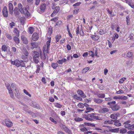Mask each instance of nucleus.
<instances>
[{
	"instance_id": "864d4df0",
	"label": "nucleus",
	"mask_w": 134,
	"mask_h": 134,
	"mask_svg": "<svg viewBox=\"0 0 134 134\" xmlns=\"http://www.w3.org/2000/svg\"><path fill=\"white\" fill-rule=\"evenodd\" d=\"M79 9V7H76L75 8V9L74 10V13L77 14L78 13V10Z\"/></svg>"
},
{
	"instance_id": "ea45409f",
	"label": "nucleus",
	"mask_w": 134,
	"mask_h": 134,
	"mask_svg": "<svg viewBox=\"0 0 134 134\" xmlns=\"http://www.w3.org/2000/svg\"><path fill=\"white\" fill-rule=\"evenodd\" d=\"M58 66V65L56 63H53L51 64V66L54 69H56Z\"/></svg>"
},
{
	"instance_id": "a18cd8bd",
	"label": "nucleus",
	"mask_w": 134,
	"mask_h": 134,
	"mask_svg": "<svg viewBox=\"0 0 134 134\" xmlns=\"http://www.w3.org/2000/svg\"><path fill=\"white\" fill-rule=\"evenodd\" d=\"M77 106L79 108H83L85 106V105L82 103H80L78 104Z\"/></svg>"
},
{
	"instance_id": "c9c22d12",
	"label": "nucleus",
	"mask_w": 134,
	"mask_h": 134,
	"mask_svg": "<svg viewBox=\"0 0 134 134\" xmlns=\"http://www.w3.org/2000/svg\"><path fill=\"white\" fill-rule=\"evenodd\" d=\"M34 29L32 27H29V28L28 32L30 34H32L34 31Z\"/></svg>"
},
{
	"instance_id": "f3484780",
	"label": "nucleus",
	"mask_w": 134,
	"mask_h": 134,
	"mask_svg": "<svg viewBox=\"0 0 134 134\" xmlns=\"http://www.w3.org/2000/svg\"><path fill=\"white\" fill-rule=\"evenodd\" d=\"M21 39L24 43L25 44H27L28 43V40L26 38L24 35H22L21 36Z\"/></svg>"
},
{
	"instance_id": "2eb2a0df",
	"label": "nucleus",
	"mask_w": 134,
	"mask_h": 134,
	"mask_svg": "<svg viewBox=\"0 0 134 134\" xmlns=\"http://www.w3.org/2000/svg\"><path fill=\"white\" fill-rule=\"evenodd\" d=\"M127 97L126 96H115L113 97V98L114 99H124L125 100L126 99Z\"/></svg>"
},
{
	"instance_id": "09e8293b",
	"label": "nucleus",
	"mask_w": 134,
	"mask_h": 134,
	"mask_svg": "<svg viewBox=\"0 0 134 134\" xmlns=\"http://www.w3.org/2000/svg\"><path fill=\"white\" fill-rule=\"evenodd\" d=\"M14 12L16 16H17L18 15V9L17 8H15L14 10Z\"/></svg>"
},
{
	"instance_id": "774afa93",
	"label": "nucleus",
	"mask_w": 134,
	"mask_h": 134,
	"mask_svg": "<svg viewBox=\"0 0 134 134\" xmlns=\"http://www.w3.org/2000/svg\"><path fill=\"white\" fill-rule=\"evenodd\" d=\"M73 17V15H70L67 16V19L68 20H69Z\"/></svg>"
},
{
	"instance_id": "a19ab883",
	"label": "nucleus",
	"mask_w": 134,
	"mask_h": 134,
	"mask_svg": "<svg viewBox=\"0 0 134 134\" xmlns=\"http://www.w3.org/2000/svg\"><path fill=\"white\" fill-rule=\"evenodd\" d=\"M7 47L5 45H3L1 48V49L2 51L5 52L7 51Z\"/></svg>"
},
{
	"instance_id": "c756f323",
	"label": "nucleus",
	"mask_w": 134,
	"mask_h": 134,
	"mask_svg": "<svg viewBox=\"0 0 134 134\" xmlns=\"http://www.w3.org/2000/svg\"><path fill=\"white\" fill-rule=\"evenodd\" d=\"M110 132H118L119 131V128H117L114 129H111L109 130Z\"/></svg>"
},
{
	"instance_id": "e433bc0d",
	"label": "nucleus",
	"mask_w": 134,
	"mask_h": 134,
	"mask_svg": "<svg viewBox=\"0 0 134 134\" xmlns=\"http://www.w3.org/2000/svg\"><path fill=\"white\" fill-rule=\"evenodd\" d=\"M39 58H33V62L35 64H37L39 62Z\"/></svg>"
},
{
	"instance_id": "2f4dec72",
	"label": "nucleus",
	"mask_w": 134,
	"mask_h": 134,
	"mask_svg": "<svg viewBox=\"0 0 134 134\" xmlns=\"http://www.w3.org/2000/svg\"><path fill=\"white\" fill-rule=\"evenodd\" d=\"M13 39L15 42L16 43L18 44L19 43V39L17 37H14L13 38Z\"/></svg>"
},
{
	"instance_id": "aec40b11",
	"label": "nucleus",
	"mask_w": 134,
	"mask_h": 134,
	"mask_svg": "<svg viewBox=\"0 0 134 134\" xmlns=\"http://www.w3.org/2000/svg\"><path fill=\"white\" fill-rule=\"evenodd\" d=\"M113 123L117 127L120 126L121 125V123L119 122V121L118 120H114Z\"/></svg>"
},
{
	"instance_id": "a211bd4d",
	"label": "nucleus",
	"mask_w": 134,
	"mask_h": 134,
	"mask_svg": "<svg viewBox=\"0 0 134 134\" xmlns=\"http://www.w3.org/2000/svg\"><path fill=\"white\" fill-rule=\"evenodd\" d=\"M119 114H111L110 115V117L113 119L116 120L118 119V115Z\"/></svg>"
},
{
	"instance_id": "c85d7f7f",
	"label": "nucleus",
	"mask_w": 134,
	"mask_h": 134,
	"mask_svg": "<svg viewBox=\"0 0 134 134\" xmlns=\"http://www.w3.org/2000/svg\"><path fill=\"white\" fill-rule=\"evenodd\" d=\"M13 32L15 33L16 36H19V31L16 28H14Z\"/></svg>"
},
{
	"instance_id": "9b49d317",
	"label": "nucleus",
	"mask_w": 134,
	"mask_h": 134,
	"mask_svg": "<svg viewBox=\"0 0 134 134\" xmlns=\"http://www.w3.org/2000/svg\"><path fill=\"white\" fill-rule=\"evenodd\" d=\"M115 104H113L110 105V108L113 111H116L119 109V107Z\"/></svg>"
},
{
	"instance_id": "39448f33",
	"label": "nucleus",
	"mask_w": 134,
	"mask_h": 134,
	"mask_svg": "<svg viewBox=\"0 0 134 134\" xmlns=\"http://www.w3.org/2000/svg\"><path fill=\"white\" fill-rule=\"evenodd\" d=\"M76 32L77 35H78L79 34L81 36H83L84 35V34L83 32L82 29H81L80 30L79 28V26H78L76 28Z\"/></svg>"
},
{
	"instance_id": "1a4fd4ad",
	"label": "nucleus",
	"mask_w": 134,
	"mask_h": 134,
	"mask_svg": "<svg viewBox=\"0 0 134 134\" xmlns=\"http://www.w3.org/2000/svg\"><path fill=\"white\" fill-rule=\"evenodd\" d=\"M2 14L5 17H7L8 16V12L7 11V7L6 6H4L3 7Z\"/></svg>"
},
{
	"instance_id": "6ab92c4d",
	"label": "nucleus",
	"mask_w": 134,
	"mask_h": 134,
	"mask_svg": "<svg viewBox=\"0 0 134 134\" xmlns=\"http://www.w3.org/2000/svg\"><path fill=\"white\" fill-rule=\"evenodd\" d=\"M49 49V48L46 47V45H45L43 47V53L46 55V54H48V50Z\"/></svg>"
},
{
	"instance_id": "8fccbe9b",
	"label": "nucleus",
	"mask_w": 134,
	"mask_h": 134,
	"mask_svg": "<svg viewBox=\"0 0 134 134\" xmlns=\"http://www.w3.org/2000/svg\"><path fill=\"white\" fill-rule=\"evenodd\" d=\"M54 106L58 108H60L62 107V105L59 103H55L54 104Z\"/></svg>"
},
{
	"instance_id": "f8f14e48",
	"label": "nucleus",
	"mask_w": 134,
	"mask_h": 134,
	"mask_svg": "<svg viewBox=\"0 0 134 134\" xmlns=\"http://www.w3.org/2000/svg\"><path fill=\"white\" fill-rule=\"evenodd\" d=\"M32 40L34 41L37 40L38 38V34L36 32L34 33L32 36Z\"/></svg>"
},
{
	"instance_id": "a878e982",
	"label": "nucleus",
	"mask_w": 134,
	"mask_h": 134,
	"mask_svg": "<svg viewBox=\"0 0 134 134\" xmlns=\"http://www.w3.org/2000/svg\"><path fill=\"white\" fill-rule=\"evenodd\" d=\"M31 44L32 46L31 48L32 49L34 48H37L38 46V44L35 42L31 43Z\"/></svg>"
},
{
	"instance_id": "f704fd0d",
	"label": "nucleus",
	"mask_w": 134,
	"mask_h": 134,
	"mask_svg": "<svg viewBox=\"0 0 134 134\" xmlns=\"http://www.w3.org/2000/svg\"><path fill=\"white\" fill-rule=\"evenodd\" d=\"M16 49L15 47H12L11 51L13 52V54H14V55L16 54Z\"/></svg>"
},
{
	"instance_id": "6e6552de",
	"label": "nucleus",
	"mask_w": 134,
	"mask_h": 134,
	"mask_svg": "<svg viewBox=\"0 0 134 134\" xmlns=\"http://www.w3.org/2000/svg\"><path fill=\"white\" fill-rule=\"evenodd\" d=\"M109 109L107 108H103L100 109L99 110V112L100 113L105 114L108 112Z\"/></svg>"
},
{
	"instance_id": "dca6fc26",
	"label": "nucleus",
	"mask_w": 134,
	"mask_h": 134,
	"mask_svg": "<svg viewBox=\"0 0 134 134\" xmlns=\"http://www.w3.org/2000/svg\"><path fill=\"white\" fill-rule=\"evenodd\" d=\"M94 100L95 102L98 104H100L103 102L102 99H99V98L94 99Z\"/></svg>"
},
{
	"instance_id": "e2e57ef3",
	"label": "nucleus",
	"mask_w": 134,
	"mask_h": 134,
	"mask_svg": "<svg viewBox=\"0 0 134 134\" xmlns=\"http://www.w3.org/2000/svg\"><path fill=\"white\" fill-rule=\"evenodd\" d=\"M88 52L90 56H91L92 57H93L94 56V53L92 51H90Z\"/></svg>"
},
{
	"instance_id": "680f3d73",
	"label": "nucleus",
	"mask_w": 134,
	"mask_h": 134,
	"mask_svg": "<svg viewBox=\"0 0 134 134\" xmlns=\"http://www.w3.org/2000/svg\"><path fill=\"white\" fill-rule=\"evenodd\" d=\"M126 22L127 24L128 25L130 21V18L129 16H127L126 17Z\"/></svg>"
},
{
	"instance_id": "ddd939ff",
	"label": "nucleus",
	"mask_w": 134,
	"mask_h": 134,
	"mask_svg": "<svg viewBox=\"0 0 134 134\" xmlns=\"http://www.w3.org/2000/svg\"><path fill=\"white\" fill-rule=\"evenodd\" d=\"M9 12L10 14H12L13 11V7L12 3H9L8 5Z\"/></svg>"
},
{
	"instance_id": "f03ea898",
	"label": "nucleus",
	"mask_w": 134,
	"mask_h": 134,
	"mask_svg": "<svg viewBox=\"0 0 134 134\" xmlns=\"http://www.w3.org/2000/svg\"><path fill=\"white\" fill-rule=\"evenodd\" d=\"M11 86L13 89H14V93L16 97L18 99L20 98V95L18 90V86L15 84L13 83L11 84Z\"/></svg>"
},
{
	"instance_id": "3c124183",
	"label": "nucleus",
	"mask_w": 134,
	"mask_h": 134,
	"mask_svg": "<svg viewBox=\"0 0 134 134\" xmlns=\"http://www.w3.org/2000/svg\"><path fill=\"white\" fill-rule=\"evenodd\" d=\"M62 21L59 20L57 21L56 24L55 26H59L61 25H62Z\"/></svg>"
},
{
	"instance_id": "bf43d9fd",
	"label": "nucleus",
	"mask_w": 134,
	"mask_h": 134,
	"mask_svg": "<svg viewBox=\"0 0 134 134\" xmlns=\"http://www.w3.org/2000/svg\"><path fill=\"white\" fill-rule=\"evenodd\" d=\"M84 117L85 119L87 120L91 121V119L87 115H85Z\"/></svg>"
},
{
	"instance_id": "f257e3e1",
	"label": "nucleus",
	"mask_w": 134,
	"mask_h": 134,
	"mask_svg": "<svg viewBox=\"0 0 134 134\" xmlns=\"http://www.w3.org/2000/svg\"><path fill=\"white\" fill-rule=\"evenodd\" d=\"M18 7L20 12L21 13H23L25 17L28 18L30 16V13L28 11L29 9L28 6H27L26 7L22 9V4L21 3H19L18 4Z\"/></svg>"
},
{
	"instance_id": "0e129e2a",
	"label": "nucleus",
	"mask_w": 134,
	"mask_h": 134,
	"mask_svg": "<svg viewBox=\"0 0 134 134\" xmlns=\"http://www.w3.org/2000/svg\"><path fill=\"white\" fill-rule=\"evenodd\" d=\"M58 17H55L54 18L52 19L51 20L52 21H53L54 22H55L58 19Z\"/></svg>"
},
{
	"instance_id": "4d7b16f0",
	"label": "nucleus",
	"mask_w": 134,
	"mask_h": 134,
	"mask_svg": "<svg viewBox=\"0 0 134 134\" xmlns=\"http://www.w3.org/2000/svg\"><path fill=\"white\" fill-rule=\"evenodd\" d=\"M94 130H98V132H99L100 133H101V131L102 130V129H101L99 128L98 127H95L94 129Z\"/></svg>"
},
{
	"instance_id": "4be33fe9",
	"label": "nucleus",
	"mask_w": 134,
	"mask_h": 134,
	"mask_svg": "<svg viewBox=\"0 0 134 134\" xmlns=\"http://www.w3.org/2000/svg\"><path fill=\"white\" fill-rule=\"evenodd\" d=\"M41 51H40V53L41 58V59L43 60H44L46 59L47 56V55L48 54H46V55L44 54V55H42L41 54Z\"/></svg>"
},
{
	"instance_id": "0eeeda50",
	"label": "nucleus",
	"mask_w": 134,
	"mask_h": 134,
	"mask_svg": "<svg viewBox=\"0 0 134 134\" xmlns=\"http://www.w3.org/2000/svg\"><path fill=\"white\" fill-rule=\"evenodd\" d=\"M5 123L6 126L9 127H11L13 125L12 122L8 119H6L5 120Z\"/></svg>"
},
{
	"instance_id": "b1692460",
	"label": "nucleus",
	"mask_w": 134,
	"mask_h": 134,
	"mask_svg": "<svg viewBox=\"0 0 134 134\" xmlns=\"http://www.w3.org/2000/svg\"><path fill=\"white\" fill-rule=\"evenodd\" d=\"M46 7V4H43L41 5L40 7V9L42 12H43L45 10Z\"/></svg>"
},
{
	"instance_id": "5fc2aeb1",
	"label": "nucleus",
	"mask_w": 134,
	"mask_h": 134,
	"mask_svg": "<svg viewBox=\"0 0 134 134\" xmlns=\"http://www.w3.org/2000/svg\"><path fill=\"white\" fill-rule=\"evenodd\" d=\"M75 121L77 122H79L82 121L83 120L82 118H76L75 119Z\"/></svg>"
},
{
	"instance_id": "58836bf2",
	"label": "nucleus",
	"mask_w": 134,
	"mask_h": 134,
	"mask_svg": "<svg viewBox=\"0 0 134 134\" xmlns=\"http://www.w3.org/2000/svg\"><path fill=\"white\" fill-rule=\"evenodd\" d=\"M127 132V130L125 128H122L120 130V133H124Z\"/></svg>"
},
{
	"instance_id": "bb28decb",
	"label": "nucleus",
	"mask_w": 134,
	"mask_h": 134,
	"mask_svg": "<svg viewBox=\"0 0 134 134\" xmlns=\"http://www.w3.org/2000/svg\"><path fill=\"white\" fill-rule=\"evenodd\" d=\"M22 52L23 54L26 56H28L29 55V53L27 51L26 49L25 48H23L22 50Z\"/></svg>"
},
{
	"instance_id": "13d9d810",
	"label": "nucleus",
	"mask_w": 134,
	"mask_h": 134,
	"mask_svg": "<svg viewBox=\"0 0 134 134\" xmlns=\"http://www.w3.org/2000/svg\"><path fill=\"white\" fill-rule=\"evenodd\" d=\"M126 80V78L125 77H123L120 79L119 81V82L120 83H123L124 81H125Z\"/></svg>"
},
{
	"instance_id": "473e14b6",
	"label": "nucleus",
	"mask_w": 134,
	"mask_h": 134,
	"mask_svg": "<svg viewBox=\"0 0 134 134\" xmlns=\"http://www.w3.org/2000/svg\"><path fill=\"white\" fill-rule=\"evenodd\" d=\"M66 61L65 58H63L62 60H59L57 62L59 64H62L63 63L65 62Z\"/></svg>"
},
{
	"instance_id": "7c9ffc66",
	"label": "nucleus",
	"mask_w": 134,
	"mask_h": 134,
	"mask_svg": "<svg viewBox=\"0 0 134 134\" xmlns=\"http://www.w3.org/2000/svg\"><path fill=\"white\" fill-rule=\"evenodd\" d=\"M94 114L93 113L91 115H90V117L91 118H92L93 119H95L96 120H99V117L97 116H94Z\"/></svg>"
},
{
	"instance_id": "052dcab7",
	"label": "nucleus",
	"mask_w": 134,
	"mask_h": 134,
	"mask_svg": "<svg viewBox=\"0 0 134 134\" xmlns=\"http://www.w3.org/2000/svg\"><path fill=\"white\" fill-rule=\"evenodd\" d=\"M23 91L24 93H25L26 94L28 95L30 97H31V94L29 93L25 89H24L23 90Z\"/></svg>"
},
{
	"instance_id": "72a5a7b5",
	"label": "nucleus",
	"mask_w": 134,
	"mask_h": 134,
	"mask_svg": "<svg viewBox=\"0 0 134 134\" xmlns=\"http://www.w3.org/2000/svg\"><path fill=\"white\" fill-rule=\"evenodd\" d=\"M27 57V56H25L24 55H22L21 58L24 61H23L25 62H27L28 60V58L26 57Z\"/></svg>"
},
{
	"instance_id": "5701e85b",
	"label": "nucleus",
	"mask_w": 134,
	"mask_h": 134,
	"mask_svg": "<svg viewBox=\"0 0 134 134\" xmlns=\"http://www.w3.org/2000/svg\"><path fill=\"white\" fill-rule=\"evenodd\" d=\"M96 94L99 98H103L105 97V94L104 93H97Z\"/></svg>"
},
{
	"instance_id": "603ef678",
	"label": "nucleus",
	"mask_w": 134,
	"mask_h": 134,
	"mask_svg": "<svg viewBox=\"0 0 134 134\" xmlns=\"http://www.w3.org/2000/svg\"><path fill=\"white\" fill-rule=\"evenodd\" d=\"M133 54L132 53L130 52H128L127 53V56L129 58H130L132 57Z\"/></svg>"
},
{
	"instance_id": "20e7f679",
	"label": "nucleus",
	"mask_w": 134,
	"mask_h": 134,
	"mask_svg": "<svg viewBox=\"0 0 134 134\" xmlns=\"http://www.w3.org/2000/svg\"><path fill=\"white\" fill-rule=\"evenodd\" d=\"M5 85L6 87L8 90L9 93L10 94L11 97L12 98H13L14 94L10 85L8 83H6Z\"/></svg>"
},
{
	"instance_id": "9d476101",
	"label": "nucleus",
	"mask_w": 134,
	"mask_h": 134,
	"mask_svg": "<svg viewBox=\"0 0 134 134\" xmlns=\"http://www.w3.org/2000/svg\"><path fill=\"white\" fill-rule=\"evenodd\" d=\"M59 10V7L57 6L55 7L53 12L51 14V16L52 17L55 15Z\"/></svg>"
},
{
	"instance_id": "4c0bfd02",
	"label": "nucleus",
	"mask_w": 134,
	"mask_h": 134,
	"mask_svg": "<svg viewBox=\"0 0 134 134\" xmlns=\"http://www.w3.org/2000/svg\"><path fill=\"white\" fill-rule=\"evenodd\" d=\"M24 110L27 113L30 114L31 115H32L34 113L31 112V111L29 110V109H26V107L24 108Z\"/></svg>"
},
{
	"instance_id": "7ed1b4c3",
	"label": "nucleus",
	"mask_w": 134,
	"mask_h": 134,
	"mask_svg": "<svg viewBox=\"0 0 134 134\" xmlns=\"http://www.w3.org/2000/svg\"><path fill=\"white\" fill-rule=\"evenodd\" d=\"M15 62L16 63V66L17 67H25V64L23 60L16 59L15 60Z\"/></svg>"
},
{
	"instance_id": "4468645a",
	"label": "nucleus",
	"mask_w": 134,
	"mask_h": 134,
	"mask_svg": "<svg viewBox=\"0 0 134 134\" xmlns=\"http://www.w3.org/2000/svg\"><path fill=\"white\" fill-rule=\"evenodd\" d=\"M33 58H39L40 55L39 53L36 51H34L32 52Z\"/></svg>"
},
{
	"instance_id": "423d86ee",
	"label": "nucleus",
	"mask_w": 134,
	"mask_h": 134,
	"mask_svg": "<svg viewBox=\"0 0 134 134\" xmlns=\"http://www.w3.org/2000/svg\"><path fill=\"white\" fill-rule=\"evenodd\" d=\"M61 127L64 131L69 134H72V133L71 130H70L66 126L64 125H62Z\"/></svg>"
},
{
	"instance_id": "338daca9",
	"label": "nucleus",
	"mask_w": 134,
	"mask_h": 134,
	"mask_svg": "<svg viewBox=\"0 0 134 134\" xmlns=\"http://www.w3.org/2000/svg\"><path fill=\"white\" fill-rule=\"evenodd\" d=\"M49 120L55 124H57V122L55 120H54V119L53 118L50 117L49 118Z\"/></svg>"
},
{
	"instance_id": "49530a36",
	"label": "nucleus",
	"mask_w": 134,
	"mask_h": 134,
	"mask_svg": "<svg viewBox=\"0 0 134 134\" xmlns=\"http://www.w3.org/2000/svg\"><path fill=\"white\" fill-rule=\"evenodd\" d=\"M90 68H89L86 67L84 69H83L82 71V72L83 73H85Z\"/></svg>"
},
{
	"instance_id": "393cba45",
	"label": "nucleus",
	"mask_w": 134,
	"mask_h": 134,
	"mask_svg": "<svg viewBox=\"0 0 134 134\" xmlns=\"http://www.w3.org/2000/svg\"><path fill=\"white\" fill-rule=\"evenodd\" d=\"M114 120H113L111 119V120L105 121L104 123L105 124H113Z\"/></svg>"
},
{
	"instance_id": "de8ad7c7",
	"label": "nucleus",
	"mask_w": 134,
	"mask_h": 134,
	"mask_svg": "<svg viewBox=\"0 0 134 134\" xmlns=\"http://www.w3.org/2000/svg\"><path fill=\"white\" fill-rule=\"evenodd\" d=\"M74 97L77 100H79L80 101H82V98L81 97L78 96L77 95V94L75 95L74 96Z\"/></svg>"
},
{
	"instance_id": "cd10ccee",
	"label": "nucleus",
	"mask_w": 134,
	"mask_h": 134,
	"mask_svg": "<svg viewBox=\"0 0 134 134\" xmlns=\"http://www.w3.org/2000/svg\"><path fill=\"white\" fill-rule=\"evenodd\" d=\"M86 110L85 111L84 113H87L88 112L93 111V109L90 107H87L86 109Z\"/></svg>"
},
{
	"instance_id": "69168bd1",
	"label": "nucleus",
	"mask_w": 134,
	"mask_h": 134,
	"mask_svg": "<svg viewBox=\"0 0 134 134\" xmlns=\"http://www.w3.org/2000/svg\"><path fill=\"white\" fill-rule=\"evenodd\" d=\"M131 125L130 124H127L125 125V127L126 128H128V129L130 130Z\"/></svg>"
},
{
	"instance_id": "6e6d98bb",
	"label": "nucleus",
	"mask_w": 134,
	"mask_h": 134,
	"mask_svg": "<svg viewBox=\"0 0 134 134\" xmlns=\"http://www.w3.org/2000/svg\"><path fill=\"white\" fill-rule=\"evenodd\" d=\"M61 37V36L60 35H58L55 38L57 43L59 41V40Z\"/></svg>"
},
{
	"instance_id": "37998d69",
	"label": "nucleus",
	"mask_w": 134,
	"mask_h": 134,
	"mask_svg": "<svg viewBox=\"0 0 134 134\" xmlns=\"http://www.w3.org/2000/svg\"><path fill=\"white\" fill-rule=\"evenodd\" d=\"M84 124L86 126H90L92 127H95L96 126L95 125H94L93 124H92L90 123H85Z\"/></svg>"
},
{
	"instance_id": "79ce46f5",
	"label": "nucleus",
	"mask_w": 134,
	"mask_h": 134,
	"mask_svg": "<svg viewBox=\"0 0 134 134\" xmlns=\"http://www.w3.org/2000/svg\"><path fill=\"white\" fill-rule=\"evenodd\" d=\"M101 131H101V133L108 134L109 132L107 130H105L103 129H102V130Z\"/></svg>"
},
{
	"instance_id": "c03bdc74",
	"label": "nucleus",
	"mask_w": 134,
	"mask_h": 134,
	"mask_svg": "<svg viewBox=\"0 0 134 134\" xmlns=\"http://www.w3.org/2000/svg\"><path fill=\"white\" fill-rule=\"evenodd\" d=\"M51 38H48V41L46 42V47L49 48Z\"/></svg>"
},
{
	"instance_id": "412c9836",
	"label": "nucleus",
	"mask_w": 134,
	"mask_h": 134,
	"mask_svg": "<svg viewBox=\"0 0 134 134\" xmlns=\"http://www.w3.org/2000/svg\"><path fill=\"white\" fill-rule=\"evenodd\" d=\"M91 37L92 39L94 40H97L99 38V37L97 35H92Z\"/></svg>"
}]
</instances>
